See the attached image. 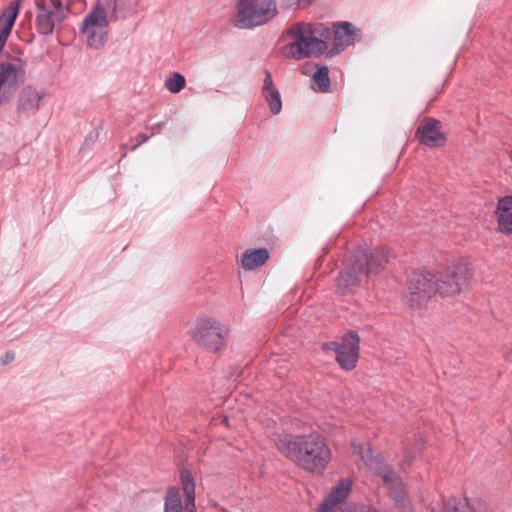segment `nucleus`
Segmentation results:
<instances>
[{
	"mask_svg": "<svg viewBox=\"0 0 512 512\" xmlns=\"http://www.w3.org/2000/svg\"><path fill=\"white\" fill-rule=\"evenodd\" d=\"M6 357H7V359H10V360L13 359V356H9V354H7Z\"/></svg>",
	"mask_w": 512,
	"mask_h": 512,
	"instance_id": "c9c22d12",
	"label": "nucleus"
},
{
	"mask_svg": "<svg viewBox=\"0 0 512 512\" xmlns=\"http://www.w3.org/2000/svg\"><path fill=\"white\" fill-rule=\"evenodd\" d=\"M470 270V264L457 261L442 272L434 274L435 294L449 296L459 293L471 277Z\"/></svg>",
	"mask_w": 512,
	"mask_h": 512,
	"instance_id": "39448f33",
	"label": "nucleus"
},
{
	"mask_svg": "<svg viewBox=\"0 0 512 512\" xmlns=\"http://www.w3.org/2000/svg\"><path fill=\"white\" fill-rule=\"evenodd\" d=\"M182 503L177 487H169L164 502V512H181Z\"/></svg>",
	"mask_w": 512,
	"mask_h": 512,
	"instance_id": "393cba45",
	"label": "nucleus"
},
{
	"mask_svg": "<svg viewBox=\"0 0 512 512\" xmlns=\"http://www.w3.org/2000/svg\"><path fill=\"white\" fill-rule=\"evenodd\" d=\"M333 33V47L327 53L329 57L339 54L346 47L361 40V30L348 21L334 24Z\"/></svg>",
	"mask_w": 512,
	"mask_h": 512,
	"instance_id": "f8f14e48",
	"label": "nucleus"
},
{
	"mask_svg": "<svg viewBox=\"0 0 512 512\" xmlns=\"http://www.w3.org/2000/svg\"><path fill=\"white\" fill-rule=\"evenodd\" d=\"M372 472L382 478L387 488L401 481L395 471L383 462V459L380 461L379 465L372 470Z\"/></svg>",
	"mask_w": 512,
	"mask_h": 512,
	"instance_id": "b1692460",
	"label": "nucleus"
},
{
	"mask_svg": "<svg viewBox=\"0 0 512 512\" xmlns=\"http://www.w3.org/2000/svg\"><path fill=\"white\" fill-rule=\"evenodd\" d=\"M353 451L359 455L363 463L372 471L382 460L379 454H375L370 444L365 442L352 443Z\"/></svg>",
	"mask_w": 512,
	"mask_h": 512,
	"instance_id": "aec40b11",
	"label": "nucleus"
},
{
	"mask_svg": "<svg viewBox=\"0 0 512 512\" xmlns=\"http://www.w3.org/2000/svg\"><path fill=\"white\" fill-rule=\"evenodd\" d=\"M180 481L185 497V512H196L195 482L191 472L188 469H182L180 471Z\"/></svg>",
	"mask_w": 512,
	"mask_h": 512,
	"instance_id": "a211bd4d",
	"label": "nucleus"
},
{
	"mask_svg": "<svg viewBox=\"0 0 512 512\" xmlns=\"http://www.w3.org/2000/svg\"><path fill=\"white\" fill-rule=\"evenodd\" d=\"M360 338L355 331L344 334L341 341L327 342L322 345L324 350H333L336 353V361L344 370L355 368L359 357Z\"/></svg>",
	"mask_w": 512,
	"mask_h": 512,
	"instance_id": "9d476101",
	"label": "nucleus"
},
{
	"mask_svg": "<svg viewBox=\"0 0 512 512\" xmlns=\"http://www.w3.org/2000/svg\"><path fill=\"white\" fill-rule=\"evenodd\" d=\"M262 95L265 98L271 113L273 115L279 114L282 109V101H281L280 92L276 89L273 91H268V92L262 93Z\"/></svg>",
	"mask_w": 512,
	"mask_h": 512,
	"instance_id": "a878e982",
	"label": "nucleus"
},
{
	"mask_svg": "<svg viewBox=\"0 0 512 512\" xmlns=\"http://www.w3.org/2000/svg\"><path fill=\"white\" fill-rule=\"evenodd\" d=\"M37 31L41 35H51L69 12V0H36Z\"/></svg>",
	"mask_w": 512,
	"mask_h": 512,
	"instance_id": "423d86ee",
	"label": "nucleus"
},
{
	"mask_svg": "<svg viewBox=\"0 0 512 512\" xmlns=\"http://www.w3.org/2000/svg\"><path fill=\"white\" fill-rule=\"evenodd\" d=\"M318 25L306 22L293 24L287 35L293 40L284 48L287 57L294 60L319 57L327 51L325 40L319 39Z\"/></svg>",
	"mask_w": 512,
	"mask_h": 512,
	"instance_id": "7ed1b4c3",
	"label": "nucleus"
},
{
	"mask_svg": "<svg viewBox=\"0 0 512 512\" xmlns=\"http://www.w3.org/2000/svg\"><path fill=\"white\" fill-rule=\"evenodd\" d=\"M324 32H325V34H326V35H329V34H330V31H329V29H328V28H325V29H324Z\"/></svg>",
	"mask_w": 512,
	"mask_h": 512,
	"instance_id": "f704fd0d",
	"label": "nucleus"
},
{
	"mask_svg": "<svg viewBox=\"0 0 512 512\" xmlns=\"http://www.w3.org/2000/svg\"><path fill=\"white\" fill-rule=\"evenodd\" d=\"M431 512H492L491 507L480 499L461 501L455 497L449 498L442 507L432 508Z\"/></svg>",
	"mask_w": 512,
	"mask_h": 512,
	"instance_id": "ddd939ff",
	"label": "nucleus"
},
{
	"mask_svg": "<svg viewBox=\"0 0 512 512\" xmlns=\"http://www.w3.org/2000/svg\"><path fill=\"white\" fill-rule=\"evenodd\" d=\"M351 485L352 483L349 479L340 480L324 499L317 512L333 511L337 504L342 503L348 497L351 492Z\"/></svg>",
	"mask_w": 512,
	"mask_h": 512,
	"instance_id": "dca6fc26",
	"label": "nucleus"
},
{
	"mask_svg": "<svg viewBox=\"0 0 512 512\" xmlns=\"http://www.w3.org/2000/svg\"><path fill=\"white\" fill-rule=\"evenodd\" d=\"M416 136L420 143L426 146H436L444 142L445 137L441 132V122L428 118L417 128Z\"/></svg>",
	"mask_w": 512,
	"mask_h": 512,
	"instance_id": "4468645a",
	"label": "nucleus"
},
{
	"mask_svg": "<svg viewBox=\"0 0 512 512\" xmlns=\"http://www.w3.org/2000/svg\"><path fill=\"white\" fill-rule=\"evenodd\" d=\"M185 84V77L178 72H174L165 81V87L171 93H179L185 87Z\"/></svg>",
	"mask_w": 512,
	"mask_h": 512,
	"instance_id": "bb28decb",
	"label": "nucleus"
},
{
	"mask_svg": "<svg viewBox=\"0 0 512 512\" xmlns=\"http://www.w3.org/2000/svg\"><path fill=\"white\" fill-rule=\"evenodd\" d=\"M275 0H239L235 16V26L248 29L267 24L277 15Z\"/></svg>",
	"mask_w": 512,
	"mask_h": 512,
	"instance_id": "20e7f679",
	"label": "nucleus"
},
{
	"mask_svg": "<svg viewBox=\"0 0 512 512\" xmlns=\"http://www.w3.org/2000/svg\"><path fill=\"white\" fill-rule=\"evenodd\" d=\"M20 4L18 1H12L0 16V29L11 34L13 25L19 13Z\"/></svg>",
	"mask_w": 512,
	"mask_h": 512,
	"instance_id": "412c9836",
	"label": "nucleus"
},
{
	"mask_svg": "<svg viewBox=\"0 0 512 512\" xmlns=\"http://www.w3.org/2000/svg\"><path fill=\"white\" fill-rule=\"evenodd\" d=\"M388 259L383 247L370 250L358 247L342 264L335 280L338 291L342 295L354 293L371 275L383 269Z\"/></svg>",
	"mask_w": 512,
	"mask_h": 512,
	"instance_id": "f03ea898",
	"label": "nucleus"
},
{
	"mask_svg": "<svg viewBox=\"0 0 512 512\" xmlns=\"http://www.w3.org/2000/svg\"><path fill=\"white\" fill-rule=\"evenodd\" d=\"M137 138L138 143L132 148V150H135L139 145L145 143L150 138V136L141 133L137 136Z\"/></svg>",
	"mask_w": 512,
	"mask_h": 512,
	"instance_id": "473e14b6",
	"label": "nucleus"
},
{
	"mask_svg": "<svg viewBox=\"0 0 512 512\" xmlns=\"http://www.w3.org/2000/svg\"><path fill=\"white\" fill-rule=\"evenodd\" d=\"M312 89L315 92L327 93L330 89L329 69L326 65H317L312 75Z\"/></svg>",
	"mask_w": 512,
	"mask_h": 512,
	"instance_id": "4be33fe9",
	"label": "nucleus"
},
{
	"mask_svg": "<svg viewBox=\"0 0 512 512\" xmlns=\"http://www.w3.org/2000/svg\"><path fill=\"white\" fill-rule=\"evenodd\" d=\"M9 35V33L4 32L3 30L0 29V52L3 50Z\"/></svg>",
	"mask_w": 512,
	"mask_h": 512,
	"instance_id": "2f4dec72",
	"label": "nucleus"
},
{
	"mask_svg": "<svg viewBox=\"0 0 512 512\" xmlns=\"http://www.w3.org/2000/svg\"><path fill=\"white\" fill-rule=\"evenodd\" d=\"M356 512H380V511L371 505H361L357 508Z\"/></svg>",
	"mask_w": 512,
	"mask_h": 512,
	"instance_id": "7c9ffc66",
	"label": "nucleus"
},
{
	"mask_svg": "<svg viewBox=\"0 0 512 512\" xmlns=\"http://www.w3.org/2000/svg\"><path fill=\"white\" fill-rule=\"evenodd\" d=\"M269 259L266 248L248 249L241 255V266L244 270L251 271L264 265Z\"/></svg>",
	"mask_w": 512,
	"mask_h": 512,
	"instance_id": "6ab92c4d",
	"label": "nucleus"
},
{
	"mask_svg": "<svg viewBox=\"0 0 512 512\" xmlns=\"http://www.w3.org/2000/svg\"><path fill=\"white\" fill-rule=\"evenodd\" d=\"M24 77L25 71L20 61L0 62V104L13 97Z\"/></svg>",
	"mask_w": 512,
	"mask_h": 512,
	"instance_id": "9b49d317",
	"label": "nucleus"
},
{
	"mask_svg": "<svg viewBox=\"0 0 512 512\" xmlns=\"http://www.w3.org/2000/svg\"><path fill=\"white\" fill-rule=\"evenodd\" d=\"M42 98L43 94L38 92V90L33 86L27 85L23 87L17 99L18 112L26 115L36 113L39 109Z\"/></svg>",
	"mask_w": 512,
	"mask_h": 512,
	"instance_id": "2eb2a0df",
	"label": "nucleus"
},
{
	"mask_svg": "<svg viewBox=\"0 0 512 512\" xmlns=\"http://www.w3.org/2000/svg\"><path fill=\"white\" fill-rule=\"evenodd\" d=\"M275 445L297 467L317 475L325 472L332 458L331 449L317 433L280 435L275 439Z\"/></svg>",
	"mask_w": 512,
	"mask_h": 512,
	"instance_id": "f257e3e1",
	"label": "nucleus"
},
{
	"mask_svg": "<svg viewBox=\"0 0 512 512\" xmlns=\"http://www.w3.org/2000/svg\"><path fill=\"white\" fill-rule=\"evenodd\" d=\"M273 90H276V88L274 87L271 73L268 70H265V78L263 82L262 93Z\"/></svg>",
	"mask_w": 512,
	"mask_h": 512,
	"instance_id": "c85d7f7f",
	"label": "nucleus"
},
{
	"mask_svg": "<svg viewBox=\"0 0 512 512\" xmlns=\"http://www.w3.org/2000/svg\"><path fill=\"white\" fill-rule=\"evenodd\" d=\"M496 216L499 231L512 234V196L507 195L498 200Z\"/></svg>",
	"mask_w": 512,
	"mask_h": 512,
	"instance_id": "f3484780",
	"label": "nucleus"
},
{
	"mask_svg": "<svg viewBox=\"0 0 512 512\" xmlns=\"http://www.w3.org/2000/svg\"><path fill=\"white\" fill-rule=\"evenodd\" d=\"M388 490L390 497L392 498L397 507L403 510H406L410 507V501L408 499V496L403 487V483L401 481L388 487Z\"/></svg>",
	"mask_w": 512,
	"mask_h": 512,
	"instance_id": "5701e85b",
	"label": "nucleus"
},
{
	"mask_svg": "<svg viewBox=\"0 0 512 512\" xmlns=\"http://www.w3.org/2000/svg\"><path fill=\"white\" fill-rule=\"evenodd\" d=\"M108 19L105 9L97 4L83 19L80 31L86 37L87 45L98 49L107 37Z\"/></svg>",
	"mask_w": 512,
	"mask_h": 512,
	"instance_id": "6e6552de",
	"label": "nucleus"
},
{
	"mask_svg": "<svg viewBox=\"0 0 512 512\" xmlns=\"http://www.w3.org/2000/svg\"><path fill=\"white\" fill-rule=\"evenodd\" d=\"M423 447H424L423 440L421 438L415 439L413 447L409 448L407 450L406 456L411 460L412 458H414L416 456V454H418L419 452L422 451Z\"/></svg>",
	"mask_w": 512,
	"mask_h": 512,
	"instance_id": "cd10ccee",
	"label": "nucleus"
},
{
	"mask_svg": "<svg viewBox=\"0 0 512 512\" xmlns=\"http://www.w3.org/2000/svg\"><path fill=\"white\" fill-rule=\"evenodd\" d=\"M190 334L198 346L216 352L224 346L227 333L219 321L200 318L195 322Z\"/></svg>",
	"mask_w": 512,
	"mask_h": 512,
	"instance_id": "0eeeda50",
	"label": "nucleus"
},
{
	"mask_svg": "<svg viewBox=\"0 0 512 512\" xmlns=\"http://www.w3.org/2000/svg\"><path fill=\"white\" fill-rule=\"evenodd\" d=\"M435 289L432 272L414 271L407 282L406 301L411 307H420L435 294Z\"/></svg>",
	"mask_w": 512,
	"mask_h": 512,
	"instance_id": "1a4fd4ad",
	"label": "nucleus"
},
{
	"mask_svg": "<svg viewBox=\"0 0 512 512\" xmlns=\"http://www.w3.org/2000/svg\"><path fill=\"white\" fill-rule=\"evenodd\" d=\"M98 136H99V132H98V131H93V132H91V133L86 137V139H85V143H88V142L93 143V142H95V141L97 140Z\"/></svg>",
	"mask_w": 512,
	"mask_h": 512,
	"instance_id": "72a5a7b5",
	"label": "nucleus"
},
{
	"mask_svg": "<svg viewBox=\"0 0 512 512\" xmlns=\"http://www.w3.org/2000/svg\"><path fill=\"white\" fill-rule=\"evenodd\" d=\"M312 0H284V4L286 7L292 8V7H306L308 6Z\"/></svg>",
	"mask_w": 512,
	"mask_h": 512,
	"instance_id": "c756f323",
	"label": "nucleus"
}]
</instances>
